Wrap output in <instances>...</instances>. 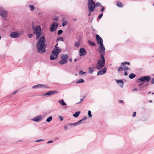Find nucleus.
<instances>
[{
  "label": "nucleus",
  "instance_id": "nucleus-8",
  "mask_svg": "<svg viewBox=\"0 0 154 154\" xmlns=\"http://www.w3.org/2000/svg\"><path fill=\"white\" fill-rule=\"evenodd\" d=\"M20 33H17L16 32H11L10 34V36L12 38H17L19 37L20 35Z\"/></svg>",
  "mask_w": 154,
  "mask_h": 154
},
{
  "label": "nucleus",
  "instance_id": "nucleus-19",
  "mask_svg": "<svg viewBox=\"0 0 154 154\" xmlns=\"http://www.w3.org/2000/svg\"><path fill=\"white\" fill-rule=\"evenodd\" d=\"M85 82L84 80L83 79H81L77 80L76 81V83H84Z\"/></svg>",
  "mask_w": 154,
  "mask_h": 154
},
{
  "label": "nucleus",
  "instance_id": "nucleus-18",
  "mask_svg": "<svg viewBox=\"0 0 154 154\" xmlns=\"http://www.w3.org/2000/svg\"><path fill=\"white\" fill-rule=\"evenodd\" d=\"M94 68L90 67L88 68V73L89 74H92L94 71Z\"/></svg>",
  "mask_w": 154,
  "mask_h": 154
},
{
  "label": "nucleus",
  "instance_id": "nucleus-50",
  "mask_svg": "<svg viewBox=\"0 0 154 154\" xmlns=\"http://www.w3.org/2000/svg\"><path fill=\"white\" fill-rule=\"evenodd\" d=\"M143 82H141L140 83L139 85L138 86H141L142 85H143Z\"/></svg>",
  "mask_w": 154,
  "mask_h": 154
},
{
  "label": "nucleus",
  "instance_id": "nucleus-64",
  "mask_svg": "<svg viewBox=\"0 0 154 154\" xmlns=\"http://www.w3.org/2000/svg\"><path fill=\"white\" fill-rule=\"evenodd\" d=\"M152 95L153 94H154V93H153V92L152 93Z\"/></svg>",
  "mask_w": 154,
  "mask_h": 154
},
{
  "label": "nucleus",
  "instance_id": "nucleus-3",
  "mask_svg": "<svg viewBox=\"0 0 154 154\" xmlns=\"http://www.w3.org/2000/svg\"><path fill=\"white\" fill-rule=\"evenodd\" d=\"M61 51V49L57 48H54L52 51V54L50 56V59L52 60L57 58L58 55Z\"/></svg>",
  "mask_w": 154,
  "mask_h": 154
},
{
  "label": "nucleus",
  "instance_id": "nucleus-46",
  "mask_svg": "<svg viewBox=\"0 0 154 154\" xmlns=\"http://www.w3.org/2000/svg\"><path fill=\"white\" fill-rule=\"evenodd\" d=\"M43 140H42V139H41V140H36L35 141V142H39L40 141H43Z\"/></svg>",
  "mask_w": 154,
  "mask_h": 154
},
{
  "label": "nucleus",
  "instance_id": "nucleus-32",
  "mask_svg": "<svg viewBox=\"0 0 154 154\" xmlns=\"http://www.w3.org/2000/svg\"><path fill=\"white\" fill-rule=\"evenodd\" d=\"M62 32L63 31L61 29H60L58 31L57 34L58 35H60L61 34Z\"/></svg>",
  "mask_w": 154,
  "mask_h": 154
},
{
  "label": "nucleus",
  "instance_id": "nucleus-58",
  "mask_svg": "<svg viewBox=\"0 0 154 154\" xmlns=\"http://www.w3.org/2000/svg\"><path fill=\"white\" fill-rule=\"evenodd\" d=\"M69 61H70V62H72V59L71 58H70V59H69Z\"/></svg>",
  "mask_w": 154,
  "mask_h": 154
},
{
  "label": "nucleus",
  "instance_id": "nucleus-27",
  "mask_svg": "<svg viewBox=\"0 0 154 154\" xmlns=\"http://www.w3.org/2000/svg\"><path fill=\"white\" fill-rule=\"evenodd\" d=\"M68 125L69 126H77V125H78V124L77 122H76V123H68Z\"/></svg>",
  "mask_w": 154,
  "mask_h": 154
},
{
  "label": "nucleus",
  "instance_id": "nucleus-43",
  "mask_svg": "<svg viewBox=\"0 0 154 154\" xmlns=\"http://www.w3.org/2000/svg\"><path fill=\"white\" fill-rule=\"evenodd\" d=\"M17 92V91H14L13 93V94H11V95H10L9 96L10 97H11V96L12 95H15V94H16Z\"/></svg>",
  "mask_w": 154,
  "mask_h": 154
},
{
  "label": "nucleus",
  "instance_id": "nucleus-31",
  "mask_svg": "<svg viewBox=\"0 0 154 154\" xmlns=\"http://www.w3.org/2000/svg\"><path fill=\"white\" fill-rule=\"evenodd\" d=\"M80 45V43L79 42H75L74 45L75 47H78L79 45Z\"/></svg>",
  "mask_w": 154,
  "mask_h": 154
},
{
  "label": "nucleus",
  "instance_id": "nucleus-51",
  "mask_svg": "<svg viewBox=\"0 0 154 154\" xmlns=\"http://www.w3.org/2000/svg\"><path fill=\"white\" fill-rule=\"evenodd\" d=\"M138 90V89L137 88H134V89H133L132 90V91H137Z\"/></svg>",
  "mask_w": 154,
  "mask_h": 154
},
{
  "label": "nucleus",
  "instance_id": "nucleus-36",
  "mask_svg": "<svg viewBox=\"0 0 154 154\" xmlns=\"http://www.w3.org/2000/svg\"><path fill=\"white\" fill-rule=\"evenodd\" d=\"M96 6H100V7L102 6V5L98 2H97L96 4H95Z\"/></svg>",
  "mask_w": 154,
  "mask_h": 154
},
{
  "label": "nucleus",
  "instance_id": "nucleus-44",
  "mask_svg": "<svg viewBox=\"0 0 154 154\" xmlns=\"http://www.w3.org/2000/svg\"><path fill=\"white\" fill-rule=\"evenodd\" d=\"M33 35L32 34H29L28 35V36L29 38H31L33 36Z\"/></svg>",
  "mask_w": 154,
  "mask_h": 154
},
{
  "label": "nucleus",
  "instance_id": "nucleus-29",
  "mask_svg": "<svg viewBox=\"0 0 154 154\" xmlns=\"http://www.w3.org/2000/svg\"><path fill=\"white\" fill-rule=\"evenodd\" d=\"M29 7L30 8L31 11H33L34 10L35 8L33 5H29Z\"/></svg>",
  "mask_w": 154,
  "mask_h": 154
},
{
  "label": "nucleus",
  "instance_id": "nucleus-47",
  "mask_svg": "<svg viewBox=\"0 0 154 154\" xmlns=\"http://www.w3.org/2000/svg\"><path fill=\"white\" fill-rule=\"evenodd\" d=\"M136 115V112H134L133 113V114L132 115V116L133 117H135Z\"/></svg>",
  "mask_w": 154,
  "mask_h": 154
},
{
  "label": "nucleus",
  "instance_id": "nucleus-62",
  "mask_svg": "<svg viewBox=\"0 0 154 154\" xmlns=\"http://www.w3.org/2000/svg\"><path fill=\"white\" fill-rule=\"evenodd\" d=\"M151 92L150 91H149V92H148V94H150L151 93Z\"/></svg>",
  "mask_w": 154,
  "mask_h": 154
},
{
  "label": "nucleus",
  "instance_id": "nucleus-22",
  "mask_svg": "<svg viewBox=\"0 0 154 154\" xmlns=\"http://www.w3.org/2000/svg\"><path fill=\"white\" fill-rule=\"evenodd\" d=\"M80 113V111L79 112H75L74 114L73 115V116L75 117H78L79 115V114Z\"/></svg>",
  "mask_w": 154,
  "mask_h": 154
},
{
  "label": "nucleus",
  "instance_id": "nucleus-38",
  "mask_svg": "<svg viewBox=\"0 0 154 154\" xmlns=\"http://www.w3.org/2000/svg\"><path fill=\"white\" fill-rule=\"evenodd\" d=\"M123 69V68H122L121 66L119 67L118 69V70L119 71H121Z\"/></svg>",
  "mask_w": 154,
  "mask_h": 154
},
{
  "label": "nucleus",
  "instance_id": "nucleus-21",
  "mask_svg": "<svg viewBox=\"0 0 154 154\" xmlns=\"http://www.w3.org/2000/svg\"><path fill=\"white\" fill-rule=\"evenodd\" d=\"M128 64V65H130V62H125L123 63H121V64L122 65V66L125 67V66L126 64Z\"/></svg>",
  "mask_w": 154,
  "mask_h": 154
},
{
  "label": "nucleus",
  "instance_id": "nucleus-40",
  "mask_svg": "<svg viewBox=\"0 0 154 154\" xmlns=\"http://www.w3.org/2000/svg\"><path fill=\"white\" fill-rule=\"evenodd\" d=\"M58 118L60 119L61 121H62L63 120V118L62 116H58Z\"/></svg>",
  "mask_w": 154,
  "mask_h": 154
},
{
  "label": "nucleus",
  "instance_id": "nucleus-24",
  "mask_svg": "<svg viewBox=\"0 0 154 154\" xmlns=\"http://www.w3.org/2000/svg\"><path fill=\"white\" fill-rule=\"evenodd\" d=\"M136 76V75L133 74V73H131L130 74L129 76V77L130 79H133L134 78L135 76Z\"/></svg>",
  "mask_w": 154,
  "mask_h": 154
},
{
  "label": "nucleus",
  "instance_id": "nucleus-15",
  "mask_svg": "<svg viewBox=\"0 0 154 154\" xmlns=\"http://www.w3.org/2000/svg\"><path fill=\"white\" fill-rule=\"evenodd\" d=\"M116 83L118 84L121 87L123 88L124 85V82L122 80H116Z\"/></svg>",
  "mask_w": 154,
  "mask_h": 154
},
{
  "label": "nucleus",
  "instance_id": "nucleus-6",
  "mask_svg": "<svg viewBox=\"0 0 154 154\" xmlns=\"http://www.w3.org/2000/svg\"><path fill=\"white\" fill-rule=\"evenodd\" d=\"M150 79V76H146L140 77V78L138 79L137 80V81L138 82H140L141 81L143 82L146 81L147 82H149Z\"/></svg>",
  "mask_w": 154,
  "mask_h": 154
},
{
  "label": "nucleus",
  "instance_id": "nucleus-54",
  "mask_svg": "<svg viewBox=\"0 0 154 154\" xmlns=\"http://www.w3.org/2000/svg\"><path fill=\"white\" fill-rule=\"evenodd\" d=\"M149 85V84L148 83H147L146 84V85H144L143 86V87H146V86H148Z\"/></svg>",
  "mask_w": 154,
  "mask_h": 154
},
{
  "label": "nucleus",
  "instance_id": "nucleus-11",
  "mask_svg": "<svg viewBox=\"0 0 154 154\" xmlns=\"http://www.w3.org/2000/svg\"><path fill=\"white\" fill-rule=\"evenodd\" d=\"M86 51L84 48H81L79 49V54L80 56H85L86 54Z\"/></svg>",
  "mask_w": 154,
  "mask_h": 154
},
{
  "label": "nucleus",
  "instance_id": "nucleus-13",
  "mask_svg": "<svg viewBox=\"0 0 154 154\" xmlns=\"http://www.w3.org/2000/svg\"><path fill=\"white\" fill-rule=\"evenodd\" d=\"M0 15L2 17L5 18L7 15V12L4 10H0Z\"/></svg>",
  "mask_w": 154,
  "mask_h": 154
},
{
  "label": "nucleus",
  "instance_id": "nucleus-20",
  "mask_svg": "<svg viewBox=\"0 0 154 154\" xmlns=\"http://www.w3.org/2000/svg\"><path fill=\"white\" fill-rule=\"evenodd\" d=\"M62 26H65L68 23L67 22L65 21V18H63L62 19Z\"/></svg>",
  "mask_w": 154,
  "mask_h": 154
},
{
  "label": "nucleus",
  "instance_id": "nucleus-60",
  "mask_svg": "<svg viewBox=\"0 0 154 154\" xmlns=\"http://www.w3.org/2000/svg\"><path fill=\"white\" fill-rule=\"evenodd\" d=\"M77 60V59H75V60H74V61H76Z\"/></svg>",
  "mask_w": 154,
  "mask_h": 154
},
{
  "label": "nucleus",
  "instance_id": "nucleus-42",
  "mask_svg": "<svg viewBox=\"0 0 154 154\" xmlns=\"http://www.w3.org/2000/svg\"><path fill=\"white\" fill-rule=\"evenodd\" d=\"M101 7H102V8L101 9V11L102 12H103L105 9V8L103 6H101Z\"/></svg>",
  "mask_w": 154,
  "mask_h": 154
},
{
  "label": "nucleus",
  "instance_id": "nucleus-5",
  "mask_svg": "<svg viewBox=\"0 0 154 154\" xmlns=\"http://www.w3.org/2000/svg\"><path fill=\"white\" fill-rule=\"evenodd\" d=\"M69 56L67 54H62L61 56V60L59 61V63L61 65L67 63Z\"/></svg>",
  "mask_w": 154,
  "mask_h": 154
},
{
  "label": "nucleus",
  "instance_id": "nucleus-35",
  "mask_svg": "<svg viewBox=\"0 0 154 154\" xmlns=\"http://www.w3.org/2000/svg\"><path fill=\"white\" fill-rule=\"evenodd\" d=\"M103 13H101V14H100V15L98 16V18H97V19H101V18L102 17V16H103Z\"/></svg>",
  "mask_w": 154,
  "mask_h": 154
},
{
  "label": "nucleus",
  "instance_id": "nucleus-53",
  "mask_svg": "<svg viewBox=\"0 0 154 154\" xmlns=\"http://www.w3.org/2000/svg\"><path fill=\"white\" fill-rule=\"evenodd\" d=\"M119 103H123V101L122 100H119Z\"/></svg>",
  "mask_w": 154,
  "mask_h": 154
},
{
  "label": "nucleus",
  "instance_id": "nucleus-61",
  "mask_svg": "<svg viewBox=\"0 0 154 154\" xmlns=\"http://www.w3.org/2000/svg\"><path fill=\"white\" fill-rule=\"evenodd\" d=\"M152 102V101L151 100H150L149 101V102L150 103Z\"/></svg>",
  "mask_w": 154,
  "mask_h": 154
},
{
  "label": "nucleus",
  "instance_id": "nucleus-17",
  "mask_svg": "<svg viewBox=\"0 0 154 154\" xmlns=\"http://www.w3.org/2000/svg\"><path fill=\"white\" fill-rule=\"evenodd\" d=\"M58 102L62 106H66V104L63 100H61L58 101Z\"/></svg>",
  "mask_w": 154,
  "mask_h": 154
},
{
  "label": "nucleus",
  "instance_id": "nucleus-49",
  "mask_svg": "<svg viewBox=\"0 0 154 154\" xmlns=\"http://www.w3.org/2000/svg\"><path fill=\"white\" fill-rule=\"evenodd\" d=\"M84 98H85V96H84V98H81V99H80L81 101L80 102H79L77 103L78 104V103H80L83 100H84Z\"/></svg>",
  "mask_w": 154,
  "mask_h": 154
},
{
  "label": "nucleus",
  "instance_id": "nucleus-14",
  "mask_svg": "<svg viewBox=\"0 0 154 154\" xmlns=\"http://www.w3.org/2000/svg\"><path fill=\"white\" fill-rule=\"evenodd\" d=\"M57 93V91H51L47 92L46 93L43 94L42 95L43 96L48 95L50 96L52 94H54Z\"/></svg>",
  "mask_w": 154,
  "mask_h": 154
},
{
  "label": "nucleus",
  "instance_id": "nucleus-26",
  "mask_svg": "<svg viewBox=\"0 0 154 154\" xmlns=\"http://www.w3.org/2000/svg\"><path fill=\"white\" fill-rule=\"evenodd\" d=\"M59 41H63V37H59L57 38L56 42H57Z\"/></svg>",
  "mask_w": 154,
  "mask_h": 154
},
{
  "label": "nucleus",
  "instance_id": "nucleus-41",
  "mask_svg": "<svg viewBox=\"0 0 154 154\" xmlns=\"http://www.w3.org/2000/svg\"><path fill=\"white\" fill-rule=\"evenodd\" d=\"M154 84V78H152L151 80V84L153 85Z\"/></svg>",
  "mask_w": 154,
  "mask_h": 154
},
{
  "label": "nucleus",
  "instance_id": "nucleus-25",
  "mask_svg": "<svg viewBox=\"0 0 154 154\" xmlns=\"http://www.w3.org/2000/svg\"><path fill=\"white\" fill-rule=\"evenodd\" d=\"M117 5L119 7H122L123 6L122 3L119 1L117 3Z\"/></svg>",
  "mask_w": 154,
  "mask_h": 154
},
{
  "label": "nucleus",
  "instance_id": "nucleus-33",
  "mask_svg": "<svg viewBox=\"0 0 154 154\" xmlns=\"http://www.w3.org/2000/svg\"><path fill=\"white\" fill-rule=\"evenodd\" d=\"M88 115L89 117H91L92 116L91 114V112L90 110H88Z\"/></svg>",
  "mask_w": 154,
  "mask_h": 154
},
{
  "label": "nucleus",
  "instance_id": "nucleus-2",
  "mask_svg": "<svg viewBox=\"0 0 154 154\" xmlns=\"http://www.w3.org/2000/svg\"><path fill=\"white\" fill-rule=\"evenodd\" d=\"M100 45V51H99V52L100 53V57L101 59H99L97 60L96 67L97 70L101 69L105 65V58L104 55L105 53V48L103 44Z\"/></svg>",
  "mask_w": 154,
  "mask_h": 154
},
{
  "label": "nucleus",
  "instance_id": "nucleus-12",
  "mask_svg": "<svg viewBox=\"0 0 154 154\" xmlns=\"http://www.w3.org/2000/svg\"><path fill=\"white\" fill-rule=\"evenodd\" d=\"M107 68L106 67L104 68L102 70H100L98 71L97 73V75H100L104 74L106 72Z\"/></svg>",
  "mask_w": 154,
  "mask_h": 154
},
{
  "label": "nucleus",
  "instance_id": "nucleus-7",
  "mask_svg": "<svg viewBox=\"0 0 154 154\" xmlns=\"http://www.w3.org/2000/svg\"><path fill=\"white\" fill-rule=\"evenodd\" d=\"M58 26V23L56 22H53L50 29V31L51 32H54Z\"/></svg>",
  "mask_w": 154,
  "mask_h": 154
},
{
  "label": "nucleus",
  "instance_id": "nucleus-23",
  "mask_svg": "<svg viewBox=\"0 0 154 154\" xmlns=\"http://www.w3.org/2000/svg\"><path fill=\"white\" fill-rule=\"evenodd\" d=\"M88 43L90 45L92 46H95L96 45V44L94 42L89 40L88 41Z\"/></svg>",
  "mask_w": 154,
  "mask_h": 154
},
{
  "label": "nucleus",
  "instance_id": "nucleus-9",
  "mask_svg": "<svg viewBox=\"0 0 154 154\" xmlns=\"http://www.w3.org/2000/svg\"><path fill=\"white\" fill-rule=\"evenodd\" d=\"M96 39L97 43L100 45L103 44V40L102 38L98 34L96 35Z\"/></svg>",
  "mask_w": 154,
  "mask_h": 154
},
{
  "label": "nucleus",
  "instance_id": "nucleus-45",
  "mask_svg": "<svg viewBox=\"0 0 154 154\" xmlns=\"http://www.w3.org/2000/svg\"><path fill=\"white\" fill-rule=\"evenodd\" d=\"M58 45V44L57 43V44L54 46V48H58V49H61L60 48H59V47H57V46Z\"/></svg>",
  "mask_w": 154,
  "mask_h": 154
},
{
  "label": "nucleus",
  "instance_id": "nucleus-63",
  "mask_svg": "<svg viewBox=\"0 0 154 154\" xmlns=\"http://www.w3.org/2000/svg\"><path fill=\"white\" fill-rule=\"evenodd\" d=\"M74 21L76 20V19H74Z\"/></svg>",
  "mask_w": 154,
  "mask_h": 154
},
{
  "label": "nucleus",
  "instance_id": "nucleus-28",
  "mask_svg": "<svg viewBox=\"0 0 154 154\" xmlns=\"http://www.w3.org/2000/svg\"><path fill=\"white\" fill-rule=\"evenodd\" d=\"M85 121H84L82 119H81V120L79 121L78 122H77L78 125L83 124L84 123Z\"/></svg>",
  "mask_w": 154,
  "mask_h": 154
},
{
  "label": "nucleus",
  "instance_id": "nucleus-52",
  "mask_svg": "<svg viewBox=\"0 0 154 154\" xmlns=\"http://www.w3.org/2000/svg\"><path fill=\"white\" fill-rule=\"evenodd\" d=\"M53 142V141L52 140H50L49 141L47 142V143H52Z\"/></svg>",
  "mask_w": 154,
  "mask_h": 154
},
{
  "label": "nucleus",
  "instance_id": "nucleus-4",
  "mask_svg": "<svg viewBox=\"0 0 154 154\" xmlns=\"http://www.w3.org/2000/svg\"><path fill=\"white\" fill-rule=\"evenodd\" d=\"M88 6L89 11L90 12H93L96 7L95 3L93 0H88Z\"/></svg>",
  "mask_w": 154,
  "mask_h": 154
},
{
  "label": "nucleus",
  "instance_id": "nucleus-30",
  "mask_svg": "<svg viewBox=\"0 0 154 154\" xmlns=\"http://www.w3.org/2000/svg\"><path fill=\"white\" fill-rule=\"evenodd\" d=\"M52 119V117L51 116H50L48 118L46 119V121L48 122H49L51 121Z\"/></svg>",
  "mask_w": 154,
  "mask_h": 154
},
{
  "label": "nucleus",
  "instance_id": "nucleus-59",
  "mask_svg": "<svg viewBox=\"0 0 154 154\" xmlns=\"http://www.w3.org/2000/svg\"><path fill=\"white\" fill-rule=\"evenodd\" d=\"M91 15V13H89V14H88V16H90Z\"/></svg>",
  "mask_w": 154,
  "mask_h": 154
},
{
  "label": "nucleus",
  "instance_id": "nucleus-55",
  "mask_svg": "<svg viewBox=\"0 0 154 154\" xmlns=\"http://www.w3.org/2000/svg\"><path fill=\"white\" fill-rule=\"evenodd\" d=\"M67 128L68 126L66 125L64 127V128L65 129H67Z\"/></svg>",
  "mask_w": 154,
  "mask_h": 154
},
{
  "label": "nucleus",
  "instance_id": "nucleus-34",
  "mask_svg": "<svg viewBox=\"0 0 154 154\" xmlns=\"http://www.w3.org/2000/svg\"><path fill=\"white\" fill-rule=\"evenodd\" d=\"M86 73L85 72H83L81 70L79 72V74L81 75L85 74Z\"/></svg>",
  "mask_w": 154,
  "mask_h": 154
},
{
  "label": "nucleus",
  "instance_id": "nucleus-37",
  "mask_svg": "<svg viewBox=\"0 0 154 154\" xmlns=\"http://www.w3.org/2000/svg\"><path fill=\"white\" fill-rule=\"evenodd\" d=\"M124 69L125 71H126L127 70H130L131 69L130 68H129L128 67H126L124 68Z\"/></svg>",
  "mask_w": 154,
  "mask_h": 154
},
{
  "label": "nucleus",
  "instance_id": "nucleus-39",
  "mask_svg": "<svg viewBox=\"0 0 154 154\" xmlns=\"http://www.w3.org/2000/svg\"><path fill=\"white\" fill-rule=\"evenodd\" d=\"M87 117L86 116H85L83 117V118L82 119L85 122V120H86V119H87Z\"/></svg>",
  "mask_w": 154,
  "mask_h": 154
},
{
  "label": "nucleus",
  "instance_id": "nucleus-10",
  "mask_svg": "<svg viewBox=\"0 0 154 154\" xmlns=\"http://www.w3.org/2000/svg\"><path fill=\"white\" fill-rule=\"evenodd\" d=\"M42 116L41 115L37 116L33 118L32 120L35 122H39L42 120Z\"/></svg>",
  "mask_w": 154,
  "mask_h": 154
},
{
  "label": "nucleus",
  "instance_id": "nucleus-1",
  "mask_svg": "<svg viewBox=\"0 0 154 154\" xmlns=\"http://www.w3.org/2000/svg\"><path fill=\"white\" fill-rule=\"evenodd\" d=\"M32 27L34 29V32L36 35L37 39L39 38L37 42L36 48L37 52L41 54H43L46 51V45H45V38L44 36H41L42 33V28L40 26H36L35 27L33 24L32 25Z\"/></svg>",
  "mask_w": 154,
  "mask_h": 154
},
{
  "label": "nucleus",
  "instance_id": "nucleus-56",
  "mask_svg": "<svg viewBox=\"0 0 154 154\" xmlns=\"http://www.w3.org/2000/svg\"><path fill=\"white\" fill-rule=\"evenodd\" d=\"M124 75H125L126 76V75H128V74H127V72H125V73H124Z\"/></svg>",
  "mask_w": 154,
  "mask_h": 154
},
{
  "label": "nucleus",
  "instance_id": "nucleus-57",
  "mask_svg": "<svg viewBox=\"0 0 154 154\" xmlns=\"http://www.w3.org/2000/svg\"><path fill=\"white\" fill-rule=\"evenodd\" d=\"M141 88H142V87H141H141H140V88H139V90H140V91H142V89H141Z\"/></svg>",
  "mask_w": 154,
  "mask_h": 154
},
{
  "label": "nucleus",
  "instance_id": "nucleus-16",
  "mask_svg": "<svg viewBox=\"0 0 154 154\" xmlns=\"http://www.w3.org/2000/svg\"><path fill=\"white\" fill-rule=\"evenodd\" d=\"M42 87H44V88H47V87L46 85H44L39 84H38L36 85H35L33 86L32 87V88H41Z\"/></svg>",
  "mask_w": 154,
  "mask_h": 154
},
{
  "label": "nucleus",
  "instance_id": "nucleus-48",
  "mask_svg": "<svg viewBox=\"0 0 154 154\" xmlns=\"http://www.w3.org/2000/svg\"><path fill=\"white\" fill-rule=\"evenodd\" d=\"M58 19L59 17H56L54 18V20H55L57 21L58 20Z\"/></svg>",
  "mask_w": 154,
  "mask_h": 154
}]
</instances>
